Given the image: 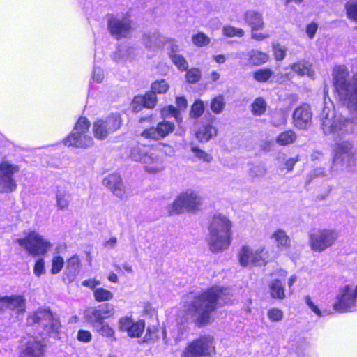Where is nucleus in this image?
<instances>
[{
	"mask_svg": "<svg viewBox=\"0 0 357 357\" xmlns=\"http://www.w3.org/2000/svg\"><path fill=\"white\" fill-rule=\"evenodd\" d=\"M322 116L321 129L325 135H331L335 141L331 173L353 171L357 160L356 151L353 142L346 139L354 131L353 121L328 108L323 109Z\"/></svg>",
	"mask_w": 357,
	"mask_h": 357,
	"instance_id": "f257e3e1",
	"label": "nucleus"
},
{
	"mask_svg": "<svg viewBox=\"0 0 357 357\" xmlns=\"http://www.w3.org/2000/svg\"><path fill=\"white\" fill-rule=\"evenodd\" d=\"M231 298V290L229 288L213 287L184 304L178 314L177 321L183 324L192 319L199 325L208 324L211 313L218 306H222L230 302Z\"/></svg>",
	"mask_w": 357,
	"mask_h": 357,
	"instance_id": "f03ea898",
	"label": "nucleus"
},
{
	"mask_svg": "<svg viewBox=\"0 0 357 357\" xmlns=\"http://www.w3.org/2000/svg\"><path fill=\"white\" fill-rule=\"evenodd\" d=\"M232 223L225 215L215 214L208 227V245L213 252L224 251L231 243Z\"/></svg>",
	"mask_w": 357,
	"mask_h": 357,
	"instance_id": "7ed1b4c3",
	"label": "nucleus"
},
{
	"mask_svg": "<svg viewBox=\"0 0 357 357\" xmlns=\"http://www.w3.org/2000/svg\"><path fill=\"white\" fill-rule=\"evenodd\" d=\"M333 77L340 98L357 118V74L350 79L347 68L344 66H337L333 69Z\"/></svg>",
	"mask_w": 357,
	"mask_h": 357,
	"instance_id": "20e7f679",
	"label": "nucleus"
},
{
	"mask_svg": "<svg viewBox=\"0 0 357 357\" xmlns=\"http://www.w3.org/2000/svg\"><path fill=\"white\" fill-rule=\"evenodd\" d=\"M130 155L133 160L143 164L145 170L148 172H160L165 167L163 154L156 148L137 145L131 149Z\"/></svg>",
	"mask_w": 357,
	"mask_h": 357,
	"instance_id": "39448f33",
	"label": "nucleus"
},
{
	"mask_svg": "<svg viewBox=\"0 0 357 357\" xmlns=\"http://www.w3.org/2000/svg\"><path fill=\"white\" fill-rule=\"evenodd\" d=\"M29 326L36 328L40 335L51 336L56 335L61 327L59 319L50 309L38 308L29 313L26 318Z\"/></svg>",
	"mask_w": 357,
	"mask_h": 357,
	"instance_id": "423d86ee",
	"label": "nucleus"
},
{
	"mask_svg": "<svg viewBox=\"0 0 357 357\" xmlns=\"http://www.w3.org/2000/svg\"><path fill=\"white\" fill-rule=\"evenodd\" d=\"M29 255L37 257L45 255L52 247V243L33 229L23 231V236L15 241Z\"/></svg>",
	"mask_w": 357,
	"mask_h": 357,
	"instance_id": "0eeeda50",
	"label": "nucleus"
},
{
	"mask_svg": "<svg viewBox=\"0 0 357 357\" xmlns=\"http://www.w3.org/2000/svg\"><path fill=\"white\" fill-rule=\"evenodd\" d=\"M237 259L239 264L245 268L265 266L273 260L269 251L263 245L255 249L248 245L241 246L238 251Z\"/></svg>",
	"mask_w": 357,
	"mask_h": 357,
	"instance_id": "6e6552de",
	"label": "nucleus"
},
{
	"mask_svg": "<svg viewBox=\"0 0 357 357\" xmlns=\"http://www.w3.org/2000/svg\"><path fill=\"white\" fill-rule=\"evenodd\" d=\"M89 127V121L85 117H80L72 132L63 139L64 145L82 149L92 146L93 139L87 134Z\"/></svg>",
	"mask_w": 357,
	"mask_h": 357,
	"instance_id": "1a4fd4ad",
	"label": "nucleus"
},
{
	"mask_svg": "<svg viewBox=\"0 0 357 357\" xmlns=\"http://www.w3.org/2000/svg\"><path fill=\"white\" fill-rule=\"evenodd\" d=\"M202 204V199L198 193L192 190L181 192L174 202L167 207L169 215L181 214L185 211H195Z\"/></svg>",
	"mask_w": 357,
	"mask_h": 357,
	"instance_id": "9d476101",
	"label": "nucleus"
},
{
	"mask_svg": "<svg viewBox=\"0 0 357 357\" xmlns=\"http://www.w3.org/2000/svg\"><path fill=\"white\" fill-rule=\"evenodd\" d=\"M357 301V283L349 282L340 287L333 307L340 313L351 312Z\"/></svg>",
	"mask_w": 357,
	"mask_h": 357,
	"instance_id": "9b49d317",
	"label": "nucleus"
},
{
	"mask_svg": "<svg viewBox=\"0 0 357 357\" xmlns=\"http://www.w3.org/2000/svg\"><path fill=\"white\" fill-rule=\"evenodd\" d=\"M121 124V116L118 114H112L104 118L98 119L93 122V134L97 139L103 140L118 130Z\"/></svg>",
	"mask_w": 357,
	"mask_h": 357,
	"instance_id": "f8f14e48",
	"label": "nucleus"
},
{
	"mask_svg": "<svg viewBox=\"0 0 357 357\" xmlns=\"http://www.w3.org/2000/svg\"><path fill=\"white\" fill-rule=\"evenodd\" d=\"M215 354L213 338L211 336H202L185 347L182 357H214Z\"/></svg>",
	"mask_w": 357,
	"mask_h": 357,
	"instance_id": "ddd939ff",
	"label": "nucleus"
},
{
	"mask_svg": "<svg viewBox=\"0 0 357 357\" xmlns=\"http://www.w3.org/2000/svg\"><path fill=\"white\" fill-rule=\"evenodd\" d=\"M26 310V299L23 294H14L0 297V313L22 316Z\"/></svg>",
	"mask_w": 357,
	"mask_h": 357,
	"instance_id": "4468645a",
	"label": "nucleus"
},
{
	"mask_svg": "<svg viewBox=\"0 0 357 357\" xmlns=\"http://www.w3.org/2000/svg\"><path fill=\"white\" fill-rule=\"evenodd\" d=\"M110 34L117 40L128 37L132 30V21L128 15L112 16L107 22Z\"/></svg>",
	"mask_w": 357,
	"mask_h": 357,
	"instance_id": "2eb2a0df",
	"label": "nucleus"
},
{
	"mask_svg": "<svg viewBox=\"0 0 357 357\" xmlns=\"http://www.w3.org/2000/svg\"><path fill=\"white\" fill-rule=\"evenodd\" d=\"M338 238L333 229H319L310 234V243L312 250L322 252L332 246Z\"/></svg>",
	"mask_w": 357,
	"mask_h": 357,
	"instance_id": "dca6fc26",
	"label": "nucleus"
},
{
	"mask_svg": "<svg viewBox=\"0 0 357 357\" xmlns=\"http://www.w3.org/2000/svg\"><path fill=\"white\" fill-rule=\"evenodd\" d=\"M114 314V305L106 303L86 309L84 311V319L91 326H96L99 324L105 323V320L112 317Z\"/></svg>",
	"mask_w": 357,
	"mask_h": 357,
	"instance_id": "f3484780",
	"label": "nucleus"
},
{
	"mask_svg": "<svg viewBox=\"0 0 357 357\" xmlns=\"http://www.w3.org/2000/svg\"><path fill=\"white\" fill-rule=\"evenodd\" d=\"M19 167L8 161L0 163V192L9 193L15 191L17 183L13 177L19 172Z\"/></svg>",
	"mask_w": 357,
	"mask_h": 357,
	"instance_id": "a211bd4d",
	"label": "nucleus"
},
{
	"mask_svg": "<svg viewBox=\"0 0 357 357\" xmlns=\"http://www.w3.org/2000/svg\"><path fill=\"white\" fill-rule=\"evenodd\" d=\"M45 344L35 336H28L22 343L19 357H44Z\"/></svg>",
	"mask_w": 357,
	"mask_h": 357,
	"instance_id": "6ab92c4d",
	"label": "nucleus"
},
{
	"mask_svg": "<svg viewBox=\"0 0 357 357\" xmlns=\"http://www.w3.org/2000/svg\"><path fill=\"white\" fill-rule=\"evenodd\" d=\"M118 328L120 331L126 332L131 338L139 337L144 331V320L134 321L130 317L125 316L118 321Z\"/></svg>",
	"mask_w": 357,
	"mask_h": 357,
	"instance_id": "aec40b11",
	"label": "nucleus"
},
{
	"mask_svg": "<svg viewBox=\"0 0 357 357\" xmlns=\"http://www.w3.org/2000/svg\"><path fill=\"white\" fill-rule=\"evenodd\" d=\"M294 126L301 130L307 129L311 125L312 113L307 104H303L296 107L293 113Z\"/></svg>",
	"mask_w": 357,
	"mask_h": 357,
	"instance_id": "412c9836",
	"label": "nucleus"
},
{
	"mask_svg": "<svg viewBox=\"0 0 357 357\" xmlns=\"http://www.w3.org/2000/svg\"><path fill=\"white\" fill-rule=\"evenodd\" d=\"M175 128L173 123L168 121H162L158 123L156 127H152L145 130L142 136L147 139L158 140L167 137L172 132Z\"/></svg>",
	"mask_w": 357,
	"mask_h": 357,
	"instance_id": "4be33fe9",
	"label": "nucleus"
},
{
	"mask_svg": "<svg viewBox=\"0 0 357 357\" xmlns=\"http://www.w3.org/2000/svg\"><path fill=\"white\" fill-rule=\"evenodd\" d=\"M102 185L107 188L112 194L120 199L128 197L121 176L117 174H111L102 180Z\"/></svg>",
	"mask_w": 357,
	"mask_h": 357,
	"instance_id": "5701e85b",
	"label": "nucleus"
},
{
	"mask_svg": "<svg viewBox=\"0 0 357 357\" xmlns=\"http://www.w3.org/2000/svg\"><path fill=\"white\" fill-rule=\"evenodd\" d=\"M245 56H248V63L252 66L262 65L269 59V55L267 53L255 49L250 50L247 53L240 52L237 54V58L241 60L245 59Z\"/></svg>",
	"mask_w": 357,
	"mask_h": 357,
	"instance_id": "b1692460",
	"label": "nucleus"
},
{
	"mask_svg": "<svg viewBox=\"0 0 357 357\" xmlns=\"http://www.w3.org/2000/svg\"><path fill=\"white\" fill-rule=\"evenodd\" d=\"M142 41L147 49L155 50L162 47L167 42V38L159 31H155L144 34Z\"/></svg>",
	"mask_w": 357,
	"mask_h": 357,
	"instance_id": "393cba45",
	"label": "nucleus"
},
{
	"mask_svg": "<svg viewBox=\"0 0 357 357\" xmlns=\"http://www.w3.org/2000/svg\"><path fill=\"white\" fill-rule=\"evenodd\" d=\"M176 105L178 108V109L172 105H169L167 107L162 108L160 112L161 116L163 118H167L169 116L174 117L176 121L178 123H180L182 119L180 116L179 111L185 109L188 105V102L185 98L177 97Z\"/></svg>",
	"mask_w": 357,
	"mask_h": 357,
	"instance_id": "a878e982",
	"label": "nucleus"
},
{
	"mask_svg": "<svg viewBox=\"0 0 357 357\" xmlns=\"http://www.w3.org/2000/svg\"><path fill=\"white\" fill-rule=\"evenodd\" d=\"M243 20L245 24L251 28V31L261 30L264 27L263 15L256 10L246 11L243 15Z\"/></svg>",
	"mask_w": 357,
	"mask_h": 357,
	"instance_id": "bb28decb",
	"label": "nucleus"
},
{
	"mask_svg": "<svg viewBox=\"0 0 357 357\" xmlns=\"http://www.w3.org/2000/svg\"><path fill=\"white\" fill-rule=\"evenodd\" d=\"M56 205L59 210L68 209L71 201V195L66 185H61L56 187L55 192Z\"/></svg>",
	"mask_w": 357,
	"mask_h": 357,
	"instance_id": "cd10ccee",
	"label": "nucleus"
},
{
	"mask_svg": "<svg viewBox=\"0 0 357 357\" xmlns=\"http://www.w3.org/2000/svg\"><path fill=\"white\" fill-rule=\"evenodd\" d=\"M217 134V128L212 123L208 122L198 128L195 132V136L200 142H206L215 137Z\"/></svg>",
	"mask_w": 357,
	"mask_h": 357,
	"instance_id": "c85d7f7f",
	"label": "nucleus"
},
{
	"mask_svg": "<svg viewBox=\"0 0 357 357\" xmlns=\"http://www.w3.org/2000/svg\"><path fill=\"white\" fill-rule=\"evenodd\" d=\"M269 293L274 299L283 300L286 297L284 286L281 280L273 279L268 284Z\"/></svg>",
	"mask_w": 357,
	"mask_h": 357,
	"instance_id": "c756f323",
	"label": "nucleus"
},
{
	"mask_svg": "<svg viewBox=\"0 0 357 357\" xmlns=\"http://www.w3.org/2000/svg\"><path fill=\"white\" fill-rule=\"evenodd\" d=\"M271 239L276 243L277 248L280 250H287L291 246V239L282 229L275 230L271 234Z\"/></svg>",
	"mask_w": 357,
	"mask_h": 357,
	"instance_id": "7c9ffc66",
	"label": "nucleus"
},
{
	"mask_svg": "<svg viewBox=\"0 0 357 357\" xmlns=\"http://www.w3.org/2000/svg\"><path fill=\"white\" fill-rule=\"evenodd\" d=\"M157 102L156 95L153 92L146 93L144 96H137L134 98L132 106L135 109H137L135 105L141 104L144 107L152 109L155 107Z\"/></svg>",
	"mask_w": 357,
	"mask_h": 357,
	"instance_id": "2f4dec72",
	"label": "nucleus"
},
{
	"mask_svg": "<svg viewBox=\"0 0 357 357\" xmlns=\"http://www.w3.org/2000/svg\"><path fill=\"white\" fill-rule=\"evenodd\" d=\"M290 68L299 76L307 75L310 77H313L314 75L311 65L305 61L291 64Z\"/></svg>",
	"mask_w": 357,
	"mask_h": 357,
	"instance_id": "473e14b6",
	"label": "nucleus"
},
{
	"mask_svg": "<svg viewBox=\"0 0 357 357\" xmlns=\"http://www.w3.org/2000/svg\"><path fill=\"white\" fill-rule=\"evenodd\" d=\"M93 294L94 299L98 303L107 302L114 298V294L103 287H98Z\"/></svg>",
	"mask_w": 357,
	"mask_h": 357,
	"instance_id": "72a5a7b5",
	"label": "nucleus"
},
{
	"mask_svg": "<svg viewBox=\"0 0 357 357\" xmlns=\"http://www.w3.org/2000/svg\"><path fill=\"white\" fill-rule=\"evenodd\" d=\"M296 139V134L293 130H287L280 133L276 138V142L281 146L293 143Z\"/></svg>",
	"mask_w": 357,
	"mask_h": 357,
	"instance_id": "f704fd0d",
	"label": "nucleus"
},
{
	"mask_svg": "<svg viewBox=\"0 0 357 357\" xmlns=\"http://www.w3.org/2000/svg\"><path fill=\"white\" fill-rule=\"evenodd\" d=\"M94 328L96 332L100 333L102 336L108 337V338H114L115 332L114 330L106 322L102 324H99L96 326H92Z\"/></svg>",
	"mask_w": 357,
	"mask_h": 357,
	"instance_id": "c9c22d12",
	"label": "nucleus"
},
{
	"mask_svg": "<svg viewBox=\"0 0 357 357\" xmlns=\"http://www.w3.org/2000/svg\"><path fill=\"white\" fill-rule=\"evenodd\" d=\"M347 17L357 22V0H349L344 6Z\"/></svg>",
	"mask_w": 357,
	"mask_h": 357,
	"instance_id": "e433bc0d",
	"label": "nucleus"
},
{
	"mask_svg": "<svg viewBox=\"0 0 357 357\" xmlns=\"http://www.w3.org/2000/svg\"><path fill=\"white\" fill-rule=\"evenodd\" d=\"M252 112L254 115L261 116L266 109V102L261 98H257L251 105Z\"/></svg>",
	"mask_w": 357,
	"mask_h": 357,
	"instance_id": "4c0bfd02",
	"label": "nucleus"
},
{
	"mask_svg": "<svg viewBox=\"0 0 357 357\" xmlns=\"http://www.w3.org/2000/svg\"><path fill=\"white\" fill-rule=\"evenodd\" d=\"M273 73V71L269 68H262L255 71L253 77L259 82H265L269 79Z\"/></svg>",
	"mask_w": 357,
	"mask_h": 357,
	"instance_id": "58836bf2",
	"label": "nucleus"
},
{
	"mask_svg": "<svg viewBox=\"0 0 357 357\" xmlns=\"http://www.w3.org/2000/svg\"><path fill=\"white\" fill-rule=\"evenodd\" d=\"M169 88L168 83L165 79L157 80L151 84V92L156 93H165Z\"/></svg>",
	"mask_w": 357,
	"mask_h": 357,
	"instance_id": "ea45409f",
	"label": "nucleus"
},
{
	"mask_svg": "<svg viewBox=\"0 0 357 357\" xmlns=\"http://www.w3.org/2000/svg\"><path fill=\"white\" fill-rule=\"evenodd\" d=\"M223 34L227 37H238L244 36L245 31L241 28H236L232 26H225L222 29Z\"/></svg>",
	"mask_w": 357,
	"mask_h": 357,
	"instance_id": "a19ab883",
	"label": "nucleus"
},
{
	"mask_svg": "<svg viewBox=\"0 0 357 357\" xmlns=\"http://www.w3.org/2000/svg\"><path fill=\"white\" fill-rule=\"evenodd\" d=\"M191 151L194 153L195 157L203 162H211L213 160L211 155L207 153L204 150L199 149L196 146H191Z\"/></svg>",
	"mask_w": 357,
	"mask_h": 357,
	"instance_id": "79ce46f5",
	"label": "nucleus"
},
{
	"mask_svg": "<svg viewBox=\"0 0 357 357\" xmlns=\"http://www.w3.org/2000/svg\"><path fill=\"white\" fill-rule=\"evenodd\" d=\"M173 62V63L182 71L186 70L188 64L185 59L181 54H172L171 57H169Z\"/></svg>",
	"mask_w": 357,
	"mask_h": 357,
	"instance_id": "37998d69",
	"label": "nucleus"
},
{
	"mask_svg": "<svg viewBox=\"0 0 357 357\" xmlns=\"http://www.w3.org/2000/svg\"><path fill=\"white\" fill-rule=\"evenodd\" d=\"M225 105V103L223 96H218L212 100L211 108L214 113L219 114L223 110Z\"/></svg>",
	"mask_w": 357,
	"mask_h": 357,
	"instance_id": "c03bdc74",
	"label": "nucleus"
},
{
	"mask_svg": "<svg viewBox=\"0 0 357 357\" xmlns=\"http://www.w3.org/2000/svg\"><path fill=\"white\" fill-rule=\"evenodd\" d=\"M192 42L196 46L202 47L209 44L210 38L204 33L199 32L192 36Z\"/></svg>",
	"mask_w": 357,
	"mask_h": 357,
	"instance_id": "a18cd8bd",
	"label": "nucleus"
},
{
	"mask_svg": "<svg viewBox=\"0 0 357 357\" xmlns=\"http://www.w3.org/2000/svg\"><path fill=\"white\" fill-rule=\"evenodd\" d=\"M273 55L277 61H282L286 56L287 48L279 43H273Z\"/></svg>",
	"mask_w": 357,
	"mask_h": 357,
	"instance_id": "49530a36",
	"label": "nucleus"
},
{
	"mask_svg": "<svg viewBox=\"0 0 357 357\" xmlns=\"http://www.w3.org/2000/svg\"><path fill=\"white\" fill-rule=\"evenodd\" d=\"M64 260L61 256H54L52 260L51 273L54 275L59 273L62 270Z\"/></svg>",
	"mask_w": 357,
	"mask_h": 357,
	"instance_id": "de8ad7c7",
	"label": "nucleus"
},
{
	"mask_svg": "<svg viewBox=\"0 0 357 357\" xmlns=\"http://www.w3.org/2000/svg\"><path fill=\"white\" fill-rule=\"evenodd\" d=\"M266 174V168L261 165L253 166L250 169L249 174L252 178H259L264 176Z\"/></svg>",
	"mask_w": 357,
	"mask_h": 357,
	"instance_id": "09e8293b",
	"label": "nucleus"
},
{
	"mask_svg": "<svg viewBox=\"0 0 357 357\" xmlns=\"http://www.w3.org/2000/svg\"><path fill=\"white\" fill-rule=\"evenodd\" d=\"M283 312L278 308H271L267 312V317L271 321L278 322L283 319Z\"/></svg>",
	"mask_w": 357,
	"mask_h": 357,
	"instance_id": "8fccbe9b",
	"label": "nucleus"
},
{
	"mask_svg": "<svg viewBox=\"0 0 357 357\" xmlns=\"http://www.w3.org/2000/svg\"><path fill=\"white\" fill-rule=\"evenodd\" d=\"M46 272L45 267V260L43 258L38 259L33 266V274L39 278Z\"/></svg>",
	"mask_w": 357,
	"mask_h": 357,
	"instance_id": "3c124183",
	"label": "nucleus"
},
{
	"mask_svg": "<svg viewBox=\"0 0 357 357\" xmlns=\"http://www.w3.org/2000/svg\"><path fill=\"white\" fill-rule=\"evenodd\" d=\"M204 110L203 102L200 100H196L191 107L190 115L195 118L199 117Z\"/></svg>",
	"mask_w": 357,
	"mask_h": 357,
	"instance_id": "603ef678",
	"label": "nucleus"
},
{
	"mask_svg": "<svg viewBox=\"0 0 357 357\" xmlns=\"http://www.w3.org/2000/svg\"><path fill=\"white\" fill-rule=\"evenodd\" d=\"M185 77L189 83H196L201 78V71L198 68H192L187 72Z\"/></svg>",
	"mask_w": 357,
	"mask_h": 357,
	"instance_id": "864d4df0",
	"label": "nucleus"
},
{
	"mask_svg": "<svg viewBox=\"0 0 357 357\" xmlns=\"http://www.w3.org/2000/svg\"><path fill=\"white\" fill-rule=\"evenodd\" d=\"M158 339V331L155 327H148L143 342H151Z\"/></svg>",
	"mask_w": 357,
	"mask_h": 357,
	"instance_id": "5fc2aeb1",
	"label": "nucleus"
},
{
	"mask_svg": "<svg viewBox=\"0 0 357 357\" xmlns=\"http://www.w3.org/2000/svg\"><path fill=\"white\" fill-rule=\"evenodd\" d=\"M77 339L78 341L88 343L92 339V335L90 331L86 330H79L77 334Z\"/></svg>",
	"mask_w": 357,
	"mask_h": 357,
	"instance_id": "6e6d98bb",
	"label": "nucleus"
},
{
	"mask_svg": "<svg viewBox=\"0 0 357 357\" xmlns=\"http://www.w3.org/2000/svg\"><path fill=\"white\" fill-rule=\"evenodd\" d=\"M101 284L100 281L96 278H90L87 280H84L82 282V285L83 287H86L93 290V293L95 289H97V287Z\"/></svg>",
	"mask_w": 357,
	"mask_h": 357,
	"instance_id": "4d7b16f0",
	"label": "nucleus"
},
{
	"mask_svg": "<svg viewBox=\"0 0 357 357\" xmlns=\"http://www.w3.org/2000/svg\"><path fill=\"white\" fill-rule=\"evenodd\" d=\"M305 303L309 307V308L318 317L322 316V312L319 310V308L312 302L311 298L309 296H306L305 297Z\"/></svg>",
	"mask_w": 357,
	"mask_h": 357,
	"instance_id": "13d9d810",
	"label": "nucleus"
},
{
	"mask_svg": "<svg viewBox=\"0 0 357 357\" xmlns=\"http://www.w3.org/2000/svg\"><path fill=\"white\" fill-rule=\"evenodd\" d=\"M92 79L98 83H100L103 80L104 73L100 68L94 66L92 74Z\"/></svg>",
	"mask_w": 357,
	"mask_h": 357,
	"instance_id": "bf43d9fd",
	"label": "nucleus"
},
{
	"mask_svg": "<svg viewBox=\"0 0 357 357\" xmlns=\"http://www.w3.org/2000/svg\"><path fill=\"white\" fill-rule=\"evenodd\" d=\"M80 264V260L77 255H73L70 257L67 262V266L68 268H72L77 270L79 268Z\"/></svg>",
	"mask_w": 357,
	"mask_h": 357,
	"instance_id": "052dcab7",
	"label": "nucleus"
},
{
	"mask_svg": "<svg viewBox=\"0 0 357 357\" xmlns=\"http://www.w3.org/2000/svg\"><path fill=\"white\" fill-rule=\"evenodd\" d=\"M317 29H318V25H317V24H316L314 22H312L307 26L306 33L310 39L314 38V36L317 31Z\"/></svg>",
	"mask_w": 357,
	"mask_h": 357,
	"instance_id": "680f3d73",
	"label": "nucleus"
},
{
	"mask_svg": "<svg viewBox=\"0 0 357 357\" xmlns=\"http://www.w3.org/2000/svg\"><path fill=\"white\" fill-rule=\"evenodd\" d=\"M325 169L322 167H319L314 169L309 175H308V181H311L313 178L320 177L325 176Z\"/></svg>",
	"mask_w": 357,
	"mask_h": 357,
	"instance_id": "e2e57ef3",
	"label": "nucleus"
},
{
	"mask_svg": "<svg viewBox=\"0 0 357 357\" xmlns=\"http://www.w3.org/2000/svg\"><path fill=\"white\" fill-rule=\"evenodd\" d=\"M168 41V39H167ZM169 46L168 47V54L171 57L172 54H177L179 51L178 45L173 40H169Z\"/></svg>",
	"mask_w": 357,
	"mask_h": 357,
	"instance_id": "0e129e2a",
	"label": "nucleus"
},
{
	"mask_svg": "<svg viewBox=\"0 0 357 357\" xmlns=\"http://www.w3.org/2000/svg\"><path fill=\"white\" fill-rule=\"evenodd\" d=\"M251 38L257 41L263 40L269 36L264 33H257V31H251Z\"/></svg>",
	"mask_w": 357,
	"mask_h": 357,
	"instance_id": "69168bd1",
	"label": "nucleus"
},
{
	"mask_svg": "<svg viewBox=\"0 0 357 357\" xmlns=\"http://www.w3.org/2000/svg\"><path fill=\"white\" fill-rule=\"evenodd\" d=\"M296 160L294 158L288 159L284 165V167H281L282 169H287L288 171H291L295 165Z\"/></svg>",
	"mask_w": 357,
	"mask_h": 357,
	"instance_id": "338daca9",
	"label": "nucleus"
},
{
	"mask_svg": "<svg viewBox=\"0 0 357 357\" xmlns=\"http://www.w3.org/2000/svg\"><path fill=\"white\" fill-rule=\"evenodd\" d=\"M117 243V238L116 237H112L104 243V246L106 248H113L116 246Z\"/></svg>",
	"mask_w": 357,
	"mask_h": 357,
	"instance_id": "774afa93",
	"label": "nucleus"
}]
</instances>
